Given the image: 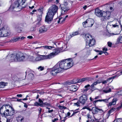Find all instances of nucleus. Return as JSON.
I'll list each match as a JSON object with an SVG mask.
<instances>
[{"mask_svg":"<svg viewBox=\"0 0 122 122\" xmlns=\"http://www.w3.org/2000/svg\"><path fill=\"white\" fill-rule=\"evenodd\" d=\"M42 106H43V105L49 107V106H50V104L49 103H43L42 104Z\"/></svg>","mask_w":122,"mask_h":122,"instance_id":"4c0bfd02","label":"nucleus"},{"mask_svg":"<svg viewBox=\"0 0 122 122\" xmlns=\"http://www.w3.org/2000/svg\"><path fill=\"white\" fill-rule=\"evenodd\" d=\"M92 80V79L90 77H85L82 78L78 79L77 82L79 83L80 82H82L86 81H91Z\"/></svg>","mask_w":122,"mask_h":122,"instance_id":"2eb2a0df","label":"nucleus"},{"mask_svg":"<svg viewBox=\"0 0 122 122\" xmlns=\"http://www.w3.org/2000/svg\"><path fill=\"white\" fill-rule=\"evenodd\" d=\"M28 78L31 80H32L34 78V74L32 73H29L28 76Z\"/></svg>","mask_w":122,"mask_h":122,"instance_id":"7c9ffc66","label":"nucleus"},{"mask_svg":"<svg viewBox=\"0 0 122 122\" xmlns=\"http://www.w3.org/2000/svg\"><path fill=\"white\" fill-rule=\"evenodd\" d=\"M58 7L55 5H53L48 10V12L45 17V21L48 23L52 21L55 14L57 12Z\"/></svg>","mask_w":122,"mask_h":122,"instance_id":"f257e3e1","label":"nucleus"},{"mask_svg":"<svg viewBox=\"0 0 122 122\" xmlns=\"http://www.w3.org/2000/svg\"><path fill=\"white\" fill-rule=\"evenodd\" d=\"M27 38H29V39H32V38H33V37L32 36H28L27 37Z\"/></svg>","mask_w":122,"mask_h":122,"instance_id":"0e129e2a","label":"nucleus"},{"mask_svg":"<svg viewBox=\"0 0 122 122\" xmlns=\"http://www.w3.org/2000/svg\"><path fill=\"white\" fill-rule=\"evenodd\" d=\"M1 23H0V37H6L9 35V28L7 25H5L1 27Z\"/></svg>","mask_w":122,"mask_h":122,"instance_id":"20e7f679","label":"nucleus"},{"mask_svg":"<svg viewBox=\"0 0 122 122\" xmlns=\"http://www.w3.org/2000/svg\"><path fill=\"white\" fill-rule=\"evenodd\" d=\"M103 51H100L99 52V53L98 54H99L100 55H101L103 53Z\"/></svg>","mask_w":122,"mask_h":122,"instance_id":"864d4df0","label":"nucleus"},{"mask_svg":"<svg viewBox=\"0 0 122 122\" xmlns=\"http://www.w3.org/2000/svg\"><path fill=\"white\" fill-rule=\"evenodd\" d=\"M66 18H65L63 19H62V20H61V22H63L64 21L66 20Z\"/></svg>","mask_w":122,"mask_h":122,"instance_id":"e2e57ef3","label":"nucleus"},{"mask_svg":"<svg viewBox=\"0 0 122 122\" xmlns=\"http://www.w3.org/2000/svg\"><path fill=\"white\" fill-rule=\"evenodd\" d=\"M41 20V16L40 15H39L37 17V20L38 21V22L37 23L36 25V26L38 27L39 26L40 24V21Z\"/></svg>","mask_w":122,"mask_h":122,"instance_id":"cd10ccee","label":"nucleus"},{"mask_svg":"<svg viewBox=\"0 0 122 122\" xmlns=\"http://www.w3.org/2000/svg\"><path fill=\"white\" fill-rule=\"evenodd\" d=\"M121 105L119 107H118L117 108V109H119L121 108V107L122 106V103H121Z\"/></svg>","mask_w":122,"mask_h":122,"instance_id":"338daca9","label":"nucleus"},{"mask_svg":"<svg viewBox=\"0 0 122 122\" xmlns=\"http://www.w3.org/2000/svg\"><path fill=\"white\" fill-rule=\"evenodd\" d=\"M101 82L102 80L100 79L97 80L95 82H94L91 85L90 87L92 88H93L96 85L100 83Z\"/></svg>","mask_w":122,"mask_h":122,"instance_id":"5701e85b","label":"nucleus"},{"mask_svg":"<svg viewBox=\"0 0 122 122\" xmlns=\"http://www.w3.org/2000/svg\"><path fill=\"white\" fill-rule=\"evenodd\" d=\"M110 15L111 13L109 12H103V13L101 19L102 21H105L109 19Z\"/></svg>","mask_w":122,"mask_h":122,"instance_id":"9b49d317","label":"nucleus"},{"mask_svg":"<svg viewBox=\"0 0 122 122\" xmlns=\"http://www.w3.org/2000/svg\"><path fill=\"white\" fill-rule=\"evenodd\" d=\"M53 110L52 109L51 110H49L48 112H46V113L48 112L49 113H51V112H53Z\"/></svg>","mask_w":122,"mask_h":122,"instance_id":"13d9d810","label":"nucleus"},{"mask_svg":"<svg viewBox=\"0 0 122 122\" xmlns=\"http://www.w3.org/2000/svg\"><path fill=\"white\" fill-rule=\"evenodd\" d=\"M25 2V0H18L15 1L14 4L11 5L9 10L10 11H13L15 8H17L23 5Z\"/></svg>","mask_w":122,"mask_h":122,"instance_id":"39448f33","label":"nucleus"},{"mask_svg":"<svg viewBox=\"0 0 122 122\" xmlns=\"http://www.w3.org/2000/svg\"><path fill=\"white\" fill-rule=\"evenodd\" d=\"M38 110L39 111V114H40L41 113L42 109L41 108H39Z\"/></svg>","mask_w":122,"mask_h":122,"instance_id":"6e6d98bb","label":"nucleus"},{"mask_svg":"<svg viewBox=\"0 0 122 122\" xmlns=\"http://www.w3.org/2000/svg\"><path fill=\"white\" fill-rule=\"evenodd\" d=\"M24 117L21 115L18 116L16 118L17 122H24Z\"/></svg>","mask_w":122,"mask_h":122,"instance_id":"aec40b11","label":"nucleus"},{"mask_svg":"<svg viewBox=\"0 0 122 122\" xmlns=\"http://www.w3.org/2000/svg\"><path fill=\"white\" fill-rule=\"evenodd\" d=\"M60 72V70L58 69L56 65L52 68L51 71V73L52 75L55 76Z\"/></svg>","mask_w":122,"mask_h":122,"instance_id":"ddd939ff","label":"nucleus"},{"mask_svg":"<svg viewBox=\"0 0 122 122\" xmlns=\"http://www.w3.org/2000/svg\"><path fill=\"white\" fill-rule=\"evenodd\" d=\"M122 43V36L119 37L117 38L115 44L118 45Z\"/></svg>","mask_w":122,"mask_h":122,"instance_id":"b1692460","label":"nucleus"},{"mask_svg":"<svg viewBox=\"0 0 122 122\" xmlns=\"http://www.w3.org/2000/svg\"><path fill=\"white\" fill-rule=\"evenodd\" d=\"M8 107L9 109H11V110H12V111L9 112V110L6 109V110H5L4 112L2 115L4 116H12L13 115L14 113V110L12 108V107L9 106Z\"/></svg>","mask_w":122,"mask_h":122,"instance_id":"1a4fd4ad","label":"nucleus"},{"mask_svg":"<svg viewBox=\"0 0 122 122\" xmlns=\"http://www.w3.org/2000/svg\"><path fill=\"white\" fill-rule=\"evenodd\" d=\"M47 28L46 26H42L40 27L39 29V32L40 33H43L46 32Z\"/></svg>","mask_w":122,"mask_h":122,"instance_id":"6ab92c4d","label":"nucleus"},{"mask_svg":"<svg viewBox=\"0 0 122 122\" xmlns=\"http://www.w3.org/2000/svg\"><path fill=\"white\" fill-rule=\"evenodd\" d=\"M82 37L85 39L86 41H88L92 37V36L90 34L87 33L86 34H84L82 35Z\"/></svg>","mask_w":122,"mask_h":122,"instance_id":"a211bd4d","label":"nucleus"},{"mask_svg":"<svg viewBox=\"0 0 122 122\" xmlns=\"http://www.w3.org/2000/svg\"><path fill=\"white\" fill-rule=\"evenodd\" d=\"M99 110L100 111H102V112H103V111L102 110V109H98L97 108H96V107H95L94 109V110L93 111V114H95L96 113H97L98 111V110Z\"/></svg>","mask_w":122,"mask_h":122,"instance_id":"c85d7f7f","label":"nucleus"},{"mask_svg":"<svg viewBox=\"0 0 122 122\" xmlns=\"http://www.w3.org/2000/svg\"><path fill=\"white\" fill-rule=\"evenodd\" d=\"M76 83V82H69L68 83V85H70L72 84H74L75 83Z\"/></svg>","mask_w":122,"mask_h":122,"instance_id":"8fccbe9b","label":"nucleus"},{"mask_svg":"<svg viewBox=\"0 0 122 122\" xmlns=\"http://www.w3.org/2000/svg\"><path fill=\"white\" fill-rule=\"evenodd\" d=\"M98 101L97 100H96L94 101L93 102V104L95 105V106H96V102H97Z\"/></svg>","mask_w":122,"mask_h":122,"instance_id":"09e8293b","label":"nucleus"},{"mask_svg":"<svg viewBox=\"0 0 122 122\" xmlns=\"http://www.w3.org/2000/svg\"><path fill=\"white\" fill-rule=\"evenodd\" d=\"M8 107V106H3L0 108V113L2 115L3 113L4 112L5 110H6V109Z\"/></svg>","mask_w":122,"mask_h":122,"instance_id":"4be33fe9","label":"nucleus"},{"mask_svg":"<svg viewBox=\"0 0 122 122\" xmlns=\"http://www.w3.org/2000/svg\"><path fill=\"white\" fill-rule=\"evenodd\" d=\"M118 94L119 95H122V90H120L118 92Z\"/></svg>","mask_w":122,"mask_h":122,"instance_id":"49530a36","label":"nucleus"},{"mask_svg":"<svg viewBox=\"0 0 122 122\" xmlns=\"http://www.w3.org/2000/svg\"><path fill=\"white\" fill-rule=\"evenodd\" d=\"M7 84V82L5 83L4 82L2 81L0 82V88H3Z\"/></svg>","mask_w":122,"mask_h":122,"instance_id":"c756f323","label":"nucleus"},{"mask_svg":"<svg viewBox=\"0 0 122 122\" xmlns=\"http://www.w3.org/2000/svg\"><path fill=\"white\" fill-rule=\"evenodd\" d=\"M78 109H77L76 110H75V111H74L73 114L71 116V117H72V116H73L75 114L77 113L78 112V111H76L77 110H78Z\"/></svg>","mask_w":122,"mask_h":122,"instance_id":"37998d69","label":"nucleus"},{"mask_svg":"<svg viewBox=\"0 0 122 122\" xmlns=\"http://www.w3.org/2000/svg\"><path fill=\"white\" fill-rule=\"evenodd\" d=\"M102 50L103 51V52H106L108 50V49L107 48L105 47L103 48Z\"/></svg>","mask_w":122,"mask_h":122,"instance_id":"a18cd8bd","label":"nucleus"},{"mask_svg":"<svg viewBox=\"0 0 122 122\" xmlns=\"http://www.w3.org/2000/svg\"><path fill=\"white\" fill-rule=\"evenodd\" d=\"M68 59L61 60L56 65L61 72L62 70H66L71 67L73 65V63L68 61Z\"/></svg>","mask_w":122,"mask_h":122,"instance_id":"f03ea898","label":"nucleus"},{"mask_svg":"<svg viewBox=\"0 0 122 122\" xmlns=\"http://www.w3.org/2000/svg\"><path fill=\"white\" fill-rule=\"evenodd\" d=\"M25 38V37L24 36L15 37L12 39L10 40V41L12 42H15L17 41L23 40Z\"/></svg>","mask_w":122,"mask_h":122,"instance_id":"4468645a","label":"nucleus"},{"mask_svg":"<svg viewBox=\"0 0 122 122\" xmlns=\"http://www.w3.org/2000/svg\"><path fill=\"white\" fill-rule=\"evenodd\" d=\"M68 3V0H64L63 4L61 6V8L62 10V11H64V13H66L69 9L67 6Z\"/></svg>","mask_w":122,"mask_h":122,"instance_id":"0eeeda50","label":"nucleus"},{"mask_svg":"<svg viewBox=\"0 0 122 122\" xmlns=\"http://www.w3.org/2000/svg\"><path fill=\"white\" fill-rule=\"evenodd\" d=\"M77 89L76 86L74 85L71 86L70 87V90L71 91L75 92L77 90Z\"/></svg>","mask_w":122,"mask_h":122,"instance_id":"bb28decb","label":"nucleus"},{"mask_svg":"<svg viewBox=\"0 0 122 122\" xmlns=\"http://www.w3.org/2000/svg\"><path fill=\"white\" fill-rule=\"evenodd\" d=\"M112 26L114 27H116L118 26V25L117 24V23H116L115 24L112 25Z\"/></svg>","mask_w":122,"mask_h":122,"instance_id":"603ef678","label":"nucleus"},{"mask_svg":"<svg viewBox=\"0 0 122 122\" xmlns=\"http://www.w3.org/2000/svg\"><path fill=\"white\" fill-rule=\"evenodd\" d=\"M111 91V88H109L108 90H103V92L105 93H107L110 92Z\"/></svg>","mask_w":122,"mask_h":122,"instance_id":"58836bf2","label":"nucleus"},{"mask_svg":"<svg viewBox=\"0 0 122 122\" xmlns=\"http://www.w3.org/2000/svg\"><path fill=\"white\" fill-rule=\"evenodd\" d=\"M107 44H108V46L110 47H111L112 46V43L110 42H108Z\"/></svg>","mask_w":122,"mask_h":122,"instance_id":"c03bdc74","label":"nucleus"},{"mask_svg":"<svg viewBox=\"0 0 122 122\" xmlns=\"http://www.w3.org/2000/svg\"><path fill=\"white\" fill-rule=\"evenodd\" d=\"M80 103H81L80 102H79V100L77 101V102L74 103V105L75 106H76L77 107H79L80 106Z\"/></svg>","mask_w":122,"mask_h":122,"instance_id":"72a5a7b5","label":"nucleus"},{"mask_svg":"<svg viewBox=\"0 0 122 122\" xmlns=\"http://www.w3.org/2000/svg\"><path fill=\"white\" fill-rule=\"evenodd\" d=\"M60 52V51L59 50H56L48 55H44L45 59L51 58L58 54Z\"/></svg>","mask_w":122,"mask_h":122,"instance_id":"6e6552de","label":"nucleus"},{"mask_svg":"<svg viewBox=\"0 0 122 122\" xmlns=\"http://www.w3.org/2000/svg\"><path fill=\"white\" fill-rule=\"evenodd\" d=\"M16 96L18 97H22V95L21 94H17Z\"/></svg>","mask_w":122,"mask_h":122,"instance_id":"4d7b16f0","label":"nucleus"},{"mask_svg":"<svg viewBox=\"0 0 122 122\" xmlns=\"http://www.w3.org/2000/svg\"><path fill=\"white\" fill-rule=\"evenodd\" d=\"M100 97L99 96H98L97 97H96L94 98V99L96 100L98 99Z\"/></svg>","mask_w":122,"mask_h":122,"instance_id":"5fc2aeb1","label":"nucleus"},{"mask_svg":"<svg viewBox=\"0 0 122 122\" xmlns=\"http://www.w3.org/2000/svg\"><path fill=\"white\" fill-rule=\"evenodd\" d=\"M86 47L88 48L90 47H92L94 46L95 43L96 41L95 39L92 37L88 41H86Z\"/></svg>","mask_w":122,"mask_h":122,"instance_id":"9d476101","label":"nucleus"},{"mask_svg":"<svg viewBox=\"0 0 122 122\" xmlns=\"http://www.w3.org/2000/svg\"><path fill=\"white\" fill-rule=\"evenodd\" d=\"M118 77V76H112L111 77H109L106 80H104L102 81V82L103 84H106L107 82L109 80H111L114 79L115 78H116L117 77Z\"/></svg>","mask_w":122,"mask_h":122,"instance_id":"412c9836","label":"nucleus"},{"mask_svg":"<svg viewBox=\"0 0 122 122\" xmlns=\"http://www.w3.org/2000/svg\"><path fill=\"white\" fill-rule=\"evenodd\" d=\"M117 101V100L116 98H114L112 99V102H109V104L107 105L109 107V106H111L112 105H115Z\"/></svg>","mask_w":122,"mask_h":122,"instance_id":"393cba45","label":"nucleus"},{"mask_svg":"<svg viewBox=\"0 0 122 122\" xmlns=\"http://www.w3.org/2000/svg\"><path fill=\"white\" fill-rule=\"evenodd\" d=\"M87 99V97L85 95H82L79 98V102L83 105L84 104Z\"/></svg>","mask_w":122,"mask_h":122,"instance_id":"f8f14e48","label":"nucleus"},{"mask_svg":"<svg viewBox=\"0 0 122 122\" xmlns=\"http://www.w3.org/2000/svg\"><path fill=\"white\" fill-rule=\"evenodd\" d=\"M62 18H60L59 19V20L58 21V23H59L60 22V21H61V20H62Z\"/></svg>","mask_w":122,"mask_h":122,"instance_id":"052dcab7","label":"nucleus"},{"mask_svg":"<svg viewBox=\"0 0 122 122\" xmlns=\"http://www.w3.org/2000/svg\"><path fill=\"white\" fill-rule=\"evenodd\" d=\"M13 79L15 81H16L18 80V78L16 76H15L13 77Z\"/></svg>","mask_w":122,"mask_h":122,"instance_id":"79ce46f5","label":"nucleus"},{"mask_svg":"<svg viewBox=\"0 0 122 122\" xmlns=\"http://www.w3.org/2000/svg\"><path fill=\"white\" fill-rule=\"evenodd\" d=\"M115 35H116L115 34H114L113 33H110L108 32H107L106 33V36L108 37H109L111 36Z\"/></svg>","mask_w":122,"mask_h":122,"instance_id":"2f4dec72","label":"nucleus"},{"mask_svg":"<svg viewBox=\"0 0 122 122\" xmlns=\"http://www.w3.org/2000/svg\"><path fill=\"white\" fill-rule=\"evenodd\" d=\"M89 89V88H85V89H84L83 90V91L84 92H86Z\"/></svg>","mask_w":122,"mask_h":122,"instance_id":"680f3d73","label":"nucleus"},{"mask_svg":"<svg viewBox=\"0 0 122 122\" xmlns=\"http://www.w3.org/2000/svg\"><path fill=\"white\" fill-rule=\"evenodd\" d=\"M59 108L60 109H65L67 108L65 106H59Z\"/></svg>","mask_w":122,"mask_h":122,"instance_id":"a19ab883","label":"nucleus"},{"mask_svg":"<svg viewBox=\"0 0 122 122\" xmlns=\"http://www.w3.org/2000/svg\"><path fill=\"white\" fill-rule=\"evenodd\" d=\"M103 52V53H104L106 55H108V53H107V52H106H106L104 51Z\"/></svg>","mask_w":122,"mask_h":122,"instance_id":"774afa93","label":"nucleus"},{"mask_svg":"<svg viewBox=\"0 0 122 122\" xmlns=\"http://www.w3.org/2000/svg\"><path fill=\"white\" fill-rule=\"evenodd\" d=\"M87 117L88 118V119H91L92 118V116L90 115L89 113H88L87 115Z\"/></svg>","mask_w":122,"mask_h":122,"instance_id":"ea45409f","label":"nucleus"},{"mask_svg":"<svg viewBox=\"0 0 122 122\" xmlns=\"http://www.w3.org/2000/svg\"><path fill=\"white\" fill-rule=\"evenodd\" d=\"M45 59L44 55H40L37 57L35 60H32V61L35 62V61H39Z\"/></svg>","mask_w":122,"mask_h":122,"instance_id":"f3484780","label":"nucleus"},{"mask_svg":"<svg viewBox=\"0 0 122 122\" xmlns=\"http://www.w3.org/2000/svg\"><path fill=\"white\" fill-rule=\"evenodd\" d=\"M95 13L96 15L99 17H102V16L103 13L101 10L99 9H96L95 10Z\"/></svg>","mask_w":122,"mask_h":122,"instance_id":"dca6fc26","label":"nucleus"},{"mask_svg":"<svg viewBox=\"0 0 122 122\" xmlns=\"http://www.w3.org/2000/svg\"><path fill=\"white\" fill-rule=\"evenodd\" d=\"M39 101L40 103H43V102L42 101L40 98H39Z\"/></svg>","mask_w":122,"mask_h":122,"instance_id":"bf43d9fd","label":"nucleus"},{"mask_svg":"<svg viewBox=\"0 0 122 122\" xmlns=\"http://www.w3.org/2000/svg\"><path fill=\"white\" fill-rule=\"evenodd\" d=\"M58 118H54L52 120V122H55L56 121L58 120Z\"/></svg>","mask_w":122,"mask_h":122,"instance_id":"de8ad7c7","label":"nucleus"},{"mask_svg":"<svg viewBox=\"0 0 122 122\" xmlns=\"http://www.w3.org/2000/svg\"><path fill=\"white\" fill-rule=\"evenodd\" d=\"M44 66H40L38 68L39 70L40 71L43 70H44Z\"/></svg>","mask_w":122,"mask_h":122,"instance_id":"f704fd0d","label":"nucleus"},{"mask_svg":"<svg viewBox=\"0 0 122 122\" xmlns=\"http://www.w3.org/2000/svg\"><path fill=\"white\" fill-rule=\"evenodd\" d=\"M94 20L92 19L88 18L86 21L83 23V25L85 27H91L94 23Z\"/></svg>","mask_w":122,"mask_h":122,"instance_id":"423d86ee","label":"nucleus"},{"mask_svg":"<svg viewBox=\"0 0 122 122\" xmlns=\"http://www.w3.org/2000/svg\"><path fill=\"white\" fill-rule=\"evenodd\" d=\"M79 34V32L78 31L75 32H73L72 34V35H73V36Z\"/></svg>","mask_w":122,"mask_h":122,"instance_id":"e433bc0d","label":"nucleus"},{"mask_svg":"<svg viewBox=\"0 0 122 122\" xmlns=\"http://www.w3.org/2000/svg\"><path fill=\"white\" fill-rule=\"evenodd\" d=\"M90 86V85L89 84H88L87 85L85 86L84 87L86 88H88V87H89Z\"/></svg>","mask_w":122,"mask_h":122,"instance_id":"3c124183","label":"nucleus"},{"mask_svg":"<svg viewBox=\"0 0 122 122\" xmlns=\"http://www.w3.org/2000/svg\"><path fill=\"white\" fill-rule=\"evenodd\" d=\"M98 102H102L103 101L107 103L108 102V99H99L97 100Z\"/></svg>","mask_w":122,"mask_h":122,"instance_id":"473e14b6","label":"nucleus"},{"mask_svg":"<svg viewBox=\"0 0 122 122\" xmlns=\"http://www.w3.org/2000/svg\"><path fill=\"white\" fill-rule=\"evenodd\" d=\"M43 47L44 49H52V50H54L55 49V47L52 46H41L40 47Z\"/></svg>","mask_w":122,"mask_h":122,"instance_id":"a878e982","label":"nucleus"},{"mask_svg":"<svg viewBox=\"0 0 122 122\" xmlns=\"http://www.w3.org/2000/svg\"><path fill=\"white\" fill-rule=\"evenodd\" d=\"M26 55L23 53L19 52L17 53L16 56L12 55L11 57L8 56L6 58H10V62L13 61H25L26 59Z\"/></svg>","mask_w":122,"mask_h":122,"instance_id":"7ed1b4c3","label":"nucleus"},{"mask_svg":"<svg viewBox=\"0 0 122 122\" xmlns=\"http://www.w3.org/2000/svg\"><path fill=\"white\" fill-rule=\"evenodd\" d=\"M94 99H92L91 97H90V100L91 101H93Z\"/></svg>","mask_w":122,"mask_h":122,"instance_id":"69168bd1","label":"nucleus"},{"mask_svg":"<svg viewBox=\"0 0 122 122\" xmlns=\"http://www.w3.org/2000/svg\"><path fill=\"white\" fill-rule=\"evenodd\" d=\"M34 105L36 106H42V105L41 104H40L38 102H36L34 103Z\"/></svg>","mask_w":122,"mask_h":122,"instance_id":"c9c22d12","label":"nucleus"}]
</instances>
